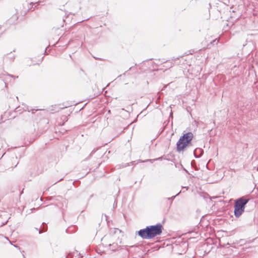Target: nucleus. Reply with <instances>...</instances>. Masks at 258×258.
I'll return each mask as SVG.
<instances>
[{
    "mask_svg": "<svg viewBox=\"0 0 258 258\" xmlns=\"http://www.w3.org/2000/svg\"><path fill=\"white\" fill-rule=\"evenodd\" d=\"M163 226L160 223L154 225H150L138 231V235L144 239H151L162 232Z\"/></svg>",
    "mask_w": 258,
    "mask_h": 258,
    "instance_id": "f257e3e1",
    "label": "nucleus"
},
{
    "mask_svg": "<svg viewBox=\"0 0 258 258\" xmlns=\"http://www.w3.org/2000/svg\"><path fill=\"white\" fill-rule=\"evenodd\" d=\"M193 138L194 135L191 132L183 133L176 143L177 152H183L187 147L191 146Z\"/></svg>",
    "mask_w": 258,
    "mask_h": 258,
    "instance_id": "f03ea898",
    "label": "nucleus"
},
{
    "mask_svg": "<svg viewBox=\"0 0 258 258\" xmlns=\"http://www.w3.org/2000/svg\"><path fill=\"white\" fill-rule=\"evenodd\" d=\"M249 200V199L245 197H241L235 200L234 206V215L236 218H239L244 213L245 205L248 203Z\"/></svg>",
    "mask_w": 258,
    "mask_h": 258,
    "instance_id": "7ed1b4c3",
    "label": "nucleus"
},
{
    "mask_svg": "<svg viewBox=\"0 0 258 258\" xmlns=\"http://www.w3.org/2000/svg\"><path fill=\"white\" fill-rule=\"evenodd\" d=\"M182 56H183V55H181V56H179L177 57L176 58L173 57V58H172L171 60H167L166 61H164V62L166 63V64H167L166 66H165V67H168V68L172 67V65H173V61H174L175 63H176L177 64H179V62H176V61H177L179 59V57H181Z\"/></svg>",
    "mask_w": 258,
    "mask_h": 258,
    "instance_id": "20e7f679",
    "label": "nucleus"
},
{
    "mask_svg": "<svg viewBox=\"0 0 258 258\" xmlns=\"http://www.w3.org/2000/svg\"><path fill=\"white\" fill-rule=\"evenodd\" d=\"M204 153V150L202 148H197L194 151V155L196 158H200Z\"/></svg>",
    "mask_w": 258,
    "mask_h": 258,
    "instance_id": "39448f33",
    "label": "nucleus"
},
{
    "mask_svg": "<svg viewBox=\"0 0 258 258\" xmlns=\"http://www.w3.org/2000/svg\"><path fill=\"white\" fill-rule=\"evenodd\" d=\"M77 229L78 227L76 225H71L66 230V232L68 234H72L77 231Z\"/></svg>",
    "mask_w": 258,
    "mask_h": 258,
    "instance_id": "423d86ee",
    "label": "nucleus"
},
{
    "mask_svg": "<svg viewBox=\"0 0 258 258\" xmlns=\"http://www.w3.org/2000/svg\"><path fill=\"white\" fill-rule=\"evenodd\" d=\"M180 192H181V190L175 196H172L171 197L166 198L163 199L164 201H170L169 208H170V207L172 204L173 201L174 200V199L176 198V197L178 196L180 194Z\"/></svg>",
    "mask_w": 258,
    "mask_h": 258,
    "instance_id": "0eeeda50",
    "label": "nucleus"
},
{
    "mask_svg": "<svg viewBox=\"0 0 258 258\" xmlns=\"http://www.w3.org/2000/svg\"><path fill=\"white\" fill-rule=\"evenodd\" d=\"M180 192H181V190L175 196H172L171 197L166 198L163 199L164 201H170L169 208H170V207L172 204L173 201L174 200V199L176 198V197L178 196L180 194Z\"/></svg>",
    "mask_w": 258,
    "mask_h": 258,
    "instance_id": "6e6552de",
    "label": "nucleus"
},
{
    "mask_svg": "<svg viewBox=\"0 0 258 258\" xmlns=\"http://www.w3.org/2000/svg\"><path fill=\"white\" fill-rule=\"evenodd\" d=\"M180 192H181V190L175 196H172L171 197L166 198L163 199L164 201H170L169 208H170V207L172 204L173 201L174 200V199L176 198V197L178 196L180 194Z\"/></svg>",
    "mask_w": 258,
    "mask_h": 258,
    "instance_id": "1a4fd4ad",
    "label": "nucleus"
},
{
    "mask_svg": "<svg viewBox=\"0 0 258 258\" xmlns=\"http://www.w3.org/2000/svg\"><path fill=\"white\" fill-rule=\"evenodd\" d=\"M22 105H23V107H22L23 110H24V111H27L28 112H30V110H31V111H32V114L34 113V111H37V109H35L31 108L30 107H29V106H28V105H27L26 104H23Z\"/></svg>",
    "mask_w": 258,
    "mask_h": 258,
    "instance_id": "9d476101",
    "label": "nucleus"
},
{
    "mask_svg": "<svg viewBox=\"0 0 258 258\" xmlns=\"http://www.w3.org/2000/svg\"><path fill=\"white\" fill-rule=\"evenodd\" d=\"M109 246H112V251H115L116 250H117L118 249V245L117 244V243H113L112 244H109L108 245Z\"/></svg>",
    "mask_w": 258,
    "mask_h": 258,
    "instance_id": "9b49d317",
    "label": "nucleus"
},
{
    "mask_svg": "<svg viewBox=\"0 0 258 258\" xmlns=\"http://www.w3.org/2000/svg\"><path fill=\"white\" fill-rule=\"evenodd\" d=\"M162 160V157H160L159 158H155V159H146V162H150L151 163H153L154 161H157V160Z\"/></svg>",
    "mask_w": 258,
    "mask_h": 258,
    "instance_id": "f8f14e48",
    "label": "nucleus"
},
{
    "mask_svg": "<svg viewBox=\"0 0 258 258\" xmlns=\"http://www.w3.org/2000/svg\"><path fill=\"white\" fill-rule=\"evenodd\" d=\"M15 111L16 112H19L20 114H21L22 112H23V111H24V110H23L22 107L19 106L15 108Z\"/></svg>",
    "mask_w": 258,
    "mask_h": 258,
    "instance_id": "ddd939ff",
    "label": "nucleus"
},
{
    "mask_svg": "<svg viewBox=\"0 0 258 258\" xmlns=\"http://www.w3.org/2000/svg\"><path fill=\"white\" fill-rule=\"evenodd\" d=\"M18 19V17L16 14L13 15L11 18L12 20L10 22H9V23L10 24L12 21H13V22L14 23L15 21H17Z\"/></svg>",
    "mask_w": 258,
    "mask_h": 258,
    "instance_id": "4468645a",
    "label": "nucleus"
},
{
    "mask_svg": "<svg viewBox=\"0 0 258 258\" xmlns=\"http://www.w3.org/2000/svg\"><path fill=\"white\" fill-rule=\"evenodd\" d=\"M35 229L37 231H38V232L39 234L42 233V232H44L46 231L47 228H42L41 230L38 228H35Z\"/></svg>",
    "mask_w": 258,
    "mask_h": 258,
    "instance_id": "2eb2a0df",
    "label": "nucleus"
},
{
    "mask_svg": "<svg viewBox=\"0 0 258 258\" xmlns=\"http://www.w3.org/2000/svg\"><path fill=\"white\" fill-rule=\"evenodd\" d=\"M99 148H96V149H94L92 152L90 154L89 156L88 157V158H87V160H88L94 154L95 152H96L97 150H98Z\"/></svg>",
    "mask_w": 258,
    "mask_h": 258,
    "instance_id": "dca6fc26",
    "label": "nucleus"
},
{
    "mask_svg": "<svg viewBox=\"0 0 258 258\" xmlns=\"http://www.w3.org/2000/svg\"><path fill=\"white\" fill-rule=\"evenodd\" d=\"M15 59V56L14 55L6 57V59H8L10 62L13 61Z\"/></svg>",
    "mask_w": 258,
    "mask_h": 258,
    "instance_id": "f3484780",
    "label": "nucleus"
},
{
    "mask_svg": "<svg viewBox=\"0 0 258 258\" xmlns=\"http://www.w3.org/2000/svg\"><path fill=\"white\" fill-rule=\"evenodd\" d=\"M135 162V161H132V162H131L130 163H126V164H124V165L122 166V167H127V166H130L131 164V165H134Z\"/></svg>",
    "mask_w": 258,
    "mask_h": 258,
    "instance_id": "a211bd4d",
    "label": "nucleus"
},
{
    "mask_svg": "<svg viewBox=\"0 0 258 258\" xmlns=\"http://www.w3.org/2000/svg\"><path fill=\"white\" fill-rule=\"evenodd\" d=\"M73 256L74 254L73 253H70L65 257V258H73Z\"/></svg>",
    "mask_w": 258,
    "mask_h": 258,
    "instance_id": "6ab92c4d",
    "label": "nucleus"
},
{
    "mask_svg": "<svg viewBox=\"0 0 258 258\" xmlns=\"http://www.w3.org/2000/svg\"><path fill=\"white\" fill-rule=\"evenodd\" d=\"M241 144L242 146L243 152H244V149H246L247 148V146L248 145H247V144H242V143H241Z\"/></svg>",
    "mask_w": 258,
    "mask_h": 258,
    "instance_id": "aec40b11",
    "label": "nucleus"
},
{
    "mask_svg": "<svg viewBox=\"0 0 258 258\" xmlns=\"http://www.w3.org/2000/svg\"><path fill=\"white\" fill-rule=\"evenodd\" d=\"M180 165L181 166L182 170L185 171L186 173H188V174H189V173L188 172V171L182 166V164H180Z\"/></svg>",
    "mask_w": 258,
    "mask_h": 258,
    "instance_id": "412c9836",
    "label": "nucleus"
},
{
    "mask_svg": "<svg viewBox=\"0 0 258 258\" xmlns=\"http://www.w3.org/2000/svg\"><path fill=\"white\" fill-rule=\"evenodd\" d=\"M80 182L79 180H77L75 181H74L73 184L75 186H78V185L80 184Z\"/></svg>",
    "mask_w": 258,
    "mask_h": 258,
    "instance_id": "4be33fe9",
    "label": "nucleus"
},
{
    "mask_svg": "<svg viewBox=\"0 0 258 258\" xmlns=\"http://www.w3.org/2000/svg\"><path fill=\"white\" fill-rule=\"evenodd\" d=\"M204 199H207V198H209V199H210V200L211 199V197L209 196V195L208 194H206L204 196Z\"/></svg>",
    "mask_w": 258,
    "mask_h": 258,
    "instance_id": "5701e85b",
    "label": "nucleus"
},
{
    "mask_svg": "<svg viewBox=\"0 0 258 258\" xmlns=\"http://www.w3.org/2000/svg\"><path fill=\"white\" fill-rule=\"evenodd\" d=\"M8 75L12 78H18V76L16 77L15 76L13 75L8 74Z\"/></svg>",
    "mask_w": 258,
    "mask_h": 258,
    "instance_id": "b1692460",
    "label": "nucleus"
},
{
    "mask_svg": "<svg viewBox=\"0 0 258 258\" xmlns=\"http://www.w3.org/2000/svg\"><path fill=\"white\" fill-rule=\"evenodd\" d=\"M117 206V200L115 199L114 204H113V207H114V206Z\"/></svg>",
    "mask_w": 258,
    "mask_h": 258,
    "instance_id": "393cba45",
    "label": "nucleus"
},
{
    "mask_svg": "<svg viewBox=\"0 0 258 258\" xmlns=\"http://www.w3.org/2000/svg\"><path fill=\"white\" fill-rule=\"evenodd\" d=\"M139 162H146V160H142L140 159V160H139L138 161V163H139Z\"/></svg>",
    "mask_w": 258,
    "mask_h": 258,
    "instance_id": "a878e982",
    "label": "nucleus"
},
{
    "mask_svg": "<svg viewBox=\"0 0 258 258\" xmlns=\"http://www.w3.org/2000/svg\"><path fill=\"white\" fill-rule=\"evenodd\" d=\"M29 60H31V59L30 58H29L27 60V61L28 62ZM28 65L29 66H31V63H29L28 62Z\"/></svg>",
    "mask_w": 258,
    "mask_h": 258,
    "instance_id": "bb28decb",
    "label": "nucleus"
},
{
    "mask_svg": "<svg viewBox=\"0 0 258 258\" xmlns=\"http://www.w3.org/2000/svg\"><path fill=\"white\" fill-rule=\"evenodd\" d=\"M218 41H218V40H217V39H215L214 40H213V43H217L218 42Z\"/></svg>",
    "mask_w": 258,
    "mask_h": 258,
    "instance_id": "cd10ccee",
    "label": "nucleus"
},
{
    "mask_svg": "<svg viewBox=\"0 0 258 258\" xmlns=\"http://www.w3.org/2000/svg\"><path fill=\"white\" fill-rule=\"evenodd\" d=\"M94 58L96 59V60H100L101 58H99V57H94Z\"/></svg>",
    "mask_w": 258,
    "mask_h": 258,
    "instance_id": "c85d7f7f",
    "label": "nucleus"
},
{
    "mask_svg": "<svg viewBox=\"0 0 258 258\" xmlns=\"http://www.w3.org/2000/svg\"><path fill=\"white\" fill-rule=\"evenodd\" d=\"M169 117H171L172 118H173V114H172V112H170Z\"/></svg>",
    "mask_w": 258,
    "mask_h": 258,
    "instance_id": "c756f323",
    "label": "nucleus"
},
{
    "mask_svg": "<svg viewBox=\"0 0 258 258\" xmlns=\"http://www.w3.org/2000/svg\"><path fill=\"white\" fill-rule=\"evenodd\" d=\"M62 179H63V178H61V179H60L59 180H58L57 181H56V182L54 183V184H55V183H57V182H58V181H60V180H62Z\"/></svg>",
    "mask_w": 258,
    "mask_h": 258,
    "instance_id": "7c9ffc66",
    "label": "nucleus"
},
{
    "mask_svg": "<svg viewBox=\"0 0 258 258\" xmlns=\"http://www.w3.org/2000/svg\"><path fill=\"white\" fill-rule=\"evenodd\" d=\"M46 49L47 48H45V51H44V54H46Z\"/></svg>",
    "mask_w": 258,
    "mask_h": 258,
    "instance_id": "2f4dec72",
    "label": "nucleus"
},
{
    "mask_svg": "<svg viewBox=\"0 0 258 258\" xmlns=\"http://www.w3.org/2000/svg\"><path fill=\"white\" fill-rule=\"evenodd\" d=\"M161 157H162V159H165V158H164V156H161Z\"/></svg>",
    "mask_w": 258,
    "mask_h": 258,
    "instance_id": "473e14b6",
    "label": "nucleus"
},
{
    "mask_svg": "<svg viewBox=\"0 0 258 258\" xmlns=\"http://www.w3.org/2000/svg\"><path fill=\"white\" fill-rule=\"evenodd\" d=\"M36 64L37 65H39V63H36L34 64L33 65H36Z\"/></svg>",
    "mask_w": 258,
    "mask_h": 258,
    "instance_id": "72a5a7b5",
    "label": "nucleus"
},
{
    "mask_svg": "<svg viewBox=\"0 0 258 258\" xmlns=\"http://www.w3.org/2000/svg\"><path fill=\"white\" fill-rule=\"evenodd\" d=\"M185 187V188H186V190H187V189H188V186H185V187Z\"/></svg>",
    "mask_w": 258,
    "mask_h": 258,
    "instance_id": "f704fd0d",
    "label": "nucleus"
},
{
    "mask_svg": "<svg viewBox=\"0 0 258 258\" xmlns=\"http://www.w3.org/2000/svg\"><path fill=\"white\" fill-rule=\"evenodd\" d=\"M116 230H118L119 231V232H121V230L118 229H116Z\"/></svg>",
    "mask_w": 258,
    "mask_h": 258,
    "instance_id": "c9c22d12",
    "label": "nucleus"
},
{
    "mask_svg": "<svg viewBox=\"0 0 258 258\" xmlns=\"http://www.w3.org/2000/svg\"><path fill=\"white\" fill-rule=\"evenodd\" d=\"M1 82L2 84L4 83V81L3 80H1Z\"/></svg>",
    "mask_w": 258,
    "mask_h": 258,
    "instance_id": "e433bc0d",
    "label": "nucleus"
},
{
    "mask_svg": "<svg viewBox=\"0 0 258 258\" xmlns=\"http://www.w3.org/2000/svg\"><path fill=\"white\" fill-rule=\"evenodd\" d=\"M108 112L109 113H110V110H108Z\"/></svg>",
    "mask_w": 258,
    "mask_h": 258,
    "instance_id": "4c0bfd02",
    "label": "nucleus"
},
{
    "mask_svg": "<svg viewBox=\"0 0 258 258\" xmlns=\"http://www.w3.org/2000/svg\"><path fill=\"white\" fill-rule=\"evenodd\" d=\"M43 59V57H42L41 61H42Z\"/></svg>",
    "mask_w": 258,
    "mask_h": 258,
    "instance_id": "58836bf2",
    "label": "nucleus"
},
{
    "mask_svg": "<svg viewBox=\"0 0 258 258\" xmlns=\"http://www.w3.org/2000/svg\"><path fill=\"white\" fill-rule=\"evenodd\" d=\"M131 69H132V67H130L128 70H131Z\"/></svg>",
    "mask_w": 258,
    "mask_h": 258,
    "instance_id": "ea45409f",
    "label": "nucleus"
}]
</instances>
